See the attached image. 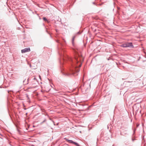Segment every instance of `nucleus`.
Listing matches in <instances>:
<instances>
[{"label": "nucleus", "instance_id": "f257e3e1", "mask_svg": "<svg viewBox=\"0 0 146 146\" xmlns=\"http://www.w3.org/2000/svg\"><path fill=\"white\" fill-rule=\"evenodd\" d=\"M63 61L69 62L70 64L71 68H70V73L67 74V75L70 74H74L75 72H78L81 66L82 62L84 61L82 57L77 54L75 56L74 58L72 59L68 56L63 58Z\"/></svg>", "mask_w": 146, "mask_h": 146}, {"label": "nucleus", "instance_id": "f03ea898", "mask_svg": "<svg viewBox=\"0 0 146 146\" xmlns=\"http://www.w3.org/2000/svg\"><path fill=\"white\" fill-rule=\"evenodd\" d=\"M65 139L66 141H68L70 143L74 144L76 146H80L78 143L75 142L72 140H69L68 139Z\"/></svg>", "mask_w": 146, "mask_h": 146}, {"label": "nucleus", "instance_id": "7ed1b4c3", "mask_svg": "<svg viewBox=\"0 0 146 146\" xmlns=\"http://www.w3.org/2000/svg\"><path fill=\"white\" fill-rule=\"evenodd\" d=\"M30 51V49L29 47L25 48L24 49L21 50V52L23 53Z\"/></svg>", "mask_w": 146, "mask_h": 146}, {"label": "nucleus", "instance_id": "20e7f679", "mask_svg": "<svg viewBox=\"0 0 146 146\" xmlns=\"http://www.w3.org/2000/svg\"><path fill=\"white\" fill-rule=\"evenodd\" d=\"M126 43L127 47H129L130 48H133L134 47L132 42H128Z\"/></svg>", "mask_w": 146, "mask_h": 146}, {"label": "nucleus", "instance_id": "39448f33", "mask_svg": "<svg viewBox=\"0 0 146 146\" xmlns=\"http://www.w3.org/2000/svg\"><path fill=\"white\" fill-rule=\"evenodd\" d=\"M120 135H121L126 136L127 135H128V133L127 132H126L125 131H124L123 132H121Z\"/></svg>", "mask_w": 146, "mask_h": 146}, {"label": "nucleus", "instance_id": "423d86ee", "mask_svg": "<svg viewBox=\"0 0 146 146\" xmlns=\"http://www.w3.org/2000/svg\"><path fill=\"white\" fill-rule=\"evenodd\" d=\"M120 46L121 47H123V48H127V43H124L123 44H122L120 45Z\"/></svg>", "mask_w": 146, "mask_h": 146}, {"label": "nucleus", "instance_id": "0eeeda50", "mask_svg": "<svg viewBox=\"0 0 146 146\" xmlns=\"http://www.w3.org/2000/svg\"><path fill=\"white\" fill-rule=\"evenodd\" d=\"M76 37V36L75 35H74L72 37V43L73 45H74V40L75 38Z\"/></svg>", "mask_w": 146, "mask_h": 146}, {"label": "nucleus", "instance_id": "6e6552de", "mask_svg": "<svg viewBox=\"0 0 146 146\" xmlns=\"http://www.w3.org/2000/svg\"><path fill=\"white\" fill-rule=\"evenodd\" d=\"M82 32H80V31H79L77 33H76L74 35H75L76 36L77 35H79Z\"/></svg>", "mask_w": 146, "mask_h": 146}, {"label": "nucleus", "instance_id": "1a4fd4ad", "mask_svg": "<svg viewBox=\"0 0 146 146\" xmlns=\"http://www.w3.org/2000/svg\"><path fill=\"white\" fill-rule=\"evenodd\" d=\"M43 19L44 21H46L48 23V20L45 17H43Z\"/></svg>", "mask_w": 146, "mask_h": 146}, {"label": "nucleus", "instance_id": "9d476101", "mask_svg": "<svg viewBox=\"0 0 146 146\" xmlns=\"http://www.w3.org/2000/svg\"><path fill=\"white\" fill-rule=\"evenodd\" d=\"M25 80L23 81V83L25 84L26 85L28 84V82L25 83Z\"/></svg>", "mask_w": 146, "mask_h": 146}, {"label": "nucleus", "instance_id": "9b49d317", "mask_svg": "<svg viewBox=\"0 0 146 146\" xmlns=\"http://www.w3.org/2000/svg\"><path fill=\"white\" fill-rule=\"evenodd\" d=\"M46 121V120L45 119H44V120L41 123V124L42 123H43L44 122Z\"/></svg>", "mask_w": 146, "mask_h": 146}, {"label": "nucleus", "instance_id": "f8f14e48", "mask_svg": "<svg viewBox=\"0 0 146 146\" xmlns=\"http://www.w3.org/2000/svg\"><path fill=\"white\" fill-rule=\"evenodd\" d=\"M27 97L28 98V100L29 101V98L28 96L27 95Z\"/></svg>", "mask_w": 146, "mask_h": 146}, {"label": "nucleus", "instance_id": "ddd939ff", "mask_svg": "<svg viewBox=\"0 0 146 146\" xmlns=\"http://www.w3.org/2000/svg\"><path fill=\"white\" fill-rule=\"evenodd\" d=\"M135 130H134L133 131V135H134V134L135 133Z\"/></svg>", "mask_w": 146, "mask_h": 146}, {"label": "nucleus", "instance_id": "4468645a", "mask_svg": "<svg viewBox=\"0 0 146 146\" xmlns=\"http://www.w3.org/2000/svg\"><path fill=\"white\" fill-rule=\"evenodd\" d=\"M135 139H133L132 138V140L133 141Z\"/></svg>", "mask_w": 146, "mask_h": 146}, {"label": "nucleus", "instance_id": "2eb2a0df", "mask_svg": "<svg viewBox=\"0 0 146 146\" xmlns=\"http://www.w3.org/2000/svg\"><path fill=\"white\" fill-rule=\"evenodd\" d=\"M92 3H93V4H94V5H96V4H95V2H93Z\"/></svg>", "mask_w": 146, "mask_h": 146}, {"label": "nucleus", "instance_id": "dca6fc26", "mask_svg": "<svg viewBox=\"0 0 146 146\" xmlns=\"http://www.w3.org/2000/svg\"><path fill=\"white\" fill-rule=\"evenodd\" d=\"M11 91H8V92L9 93V92H11Z\"/></svg>", "mask_w": 146, "mask_h": 146}, {"label": "nucleus", "instance_id": "f3484780", "mask_svg": "<svg viewBox=\"0 0 146 146\" xmlns=\"http://www.w3.org/2000/svg\"><path fill=\"white\" fill-rule=\"evenodd\" d=\"M29 78H28V79H27V82H28V81H29Z\"/></svg>", "mask_w": 146, "mask_h": 146}, {"label": "nucleus", "instance_id": "a211bd4d", "mask_svg": "<svg viewBox=\"0 0 146 146\" xmlns=\"http://www.w3.org/2000/svg\"><path fill=\"white\" fill-rule=\"evenodd\" d=\"M132 82V81H128V82H129V83H130V82Z\"/></svg>", "mask_w": 146, "mask_h": 146}, {"label": "nucleus", "instance_id": "6ab92c4d", "mask_svg": "<svg viewBox=\"0 0 146 146\" xmlns=\"http://www.w3.org/2000/svg\"><path fill=\"white\" fill-rule=\"evenodd\" d=\"M57 42H58V43L59 42V41L58 40H57Z\"/></svg>", "mask_w": 146, "mask_h": 146}, {"label": "nucleus", "instance_id": "aec40b11", "mask_svg": "<svg viewBox=\"0 0 146 146\" xmlns=\"http://www.w3.org/2000/svg\"><path fill=\"white\" fill-rule=\"evenodd\" d=\"M39 78H40V79H41V77H40V75H39Z\"/></svg>", "mask_w": 146, "mask_h": 146}, {"label": "nucleus", "instance_id": "412c9836", "mask_svg": "<svg viewBox=\"0 0 146 146\" xmlns=\"http://www.w3.org/2000/svg\"><path fill=\"white\" fill-rule=\"evenodd\" d=\"M0 135H1V136H3L2 135H1V133H0Z\"/></svg>", "mask_w": 146, "mask_h": 146}, {"label": "nucleus", "instance_id": "4be33fe9", "mask_svg": "<svg viewBox=\"0 0 146 146\" xmlns=\"http://www.w3.org/2000/svg\"><path fill=\"white\" fill-rule=\"evenodd\" d=\"M35 79H36V78H34V80H35Z\"/></svg>", "mask_w": 146, "mask_h": 146}, {"label": "nucleus", "instance_id": "5701e85b", "mask_svg": "<svg viewBox=\"0 0 146 146\" xmlns=\"http://www.w3.org/2000/svg\"><path fill=\"white\" fill-rule=\"evenodd\" d=\"M0 88H1V86H0Z\"/></svg>", "mask_w": 146, "mask_h": 146}, {"label": "nucleus", "instance_id": "b1692460", "mask_svg": "<svg viewBox=\"0 0 146 146\" xmlns=\"http://www.w3.org/2000/svg\"><path fill=\"white\" fill-rule=\"evenodd\" d=\"M46 32H48L47 31V30H46Z\"/></svg>", "mask_w": 146, "mask_h": 146}]
</instances>
